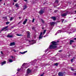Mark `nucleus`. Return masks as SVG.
Here are the masks:
<instances>
[{"mask_svg": "<svg viewBox=\"0 0 76 76\" xmlns=\"http://www.w3.org/2000/svg\"><path fill=\"white\" fill-rule=\"evenodd\" d=\"M48 51V49L45 50V52H47V51Z\"/></svg>", "mask_w": 76, "mask_h": 76, "instance_id": "39", "label": "nucleus"}, {"mask_svg": "<svg viewBox=\"0 0 76 76\" xmlns=\"http://www.w3.org/2000/svg\"><path fill=\"white\" fill-rule=\"evenodd\" d=\"M55 65H56V66H58V63H56L55 64Z\"/></svg>", "mask_w": 76, "mask_h": 76, "instance_id": "31", "label": "nucleus"}, {"mask_svg": "<svg viewBox=\"0 0 76 76\" xmlns=\"http://www.w3.org/2000/svg\"><path fill=\"white\" fill-rule=\"evenodd\" d=\"M6 61H4L3 62L1 63V66H3L4 65V64H6Z\"/></svg>", "mask_w": 76, "mask_h": 76, "instance_id": "13", "label": "nucleus"}, {"mask_svg": "<svg viewBox=\"0 0 76 76\" xmlns=\"http://www.w3.org/2000/svg\"><path fill=\"white\" fill-rule=\"evenodd\" d=\"M42 29H44V28H42Z\"/></svg>", "mask_w": 76, "mask_h": 76, "instance_id": "59", "label": "nucleus"}, {"mask_svg": "<svg viewBox=\"0 0 76 76\" xmlns=\"http://www.w3.org/2000/svg\"><path fill=\"white\" fill-rule=\"evenodd\" d=\"M10 23V22H6V25H9Z\"/></svg>", "mask_w": 76, "mask_h": 76, "instance_id": "26", "label": "nucleus"}, {"mask_svg": "<svg viewBox=\"0 0 76 76\" xmlns=\"http://www.w3.org/2000/svg\"><path fill=\"white\" fill-rule=\"evenodd\" d=\"M13 51H14L15 52H17V51L16 50H14V49L13 50Z\"/></svg>", "mask_w": 76, "mask_h": 76, "instance_id": "38", "label": "nucleus"}, {"mask_svg": "<svg viewBox=\"0 0 76 76\" xmlns=\"http://www.w3.org/2000/svg\"><path fill=\"white\" fill-rule=\"evenodd\" d=\"M64 75V74H63V73L61 72H60L58 73V75L59 76H63Z\"/></svg>", "mask_w": 76, "mask_h": 76, "instance_id": "8", "label": "nucleus"}, {"mask_svg": "<svg viewBox=\"0 0 76 76\" xmlns=\"http://www.w3.org/2000/svg\"><path fill=\"white\" fill-rule=\"evenodd\" d=\"M44 73L42 74L40 76H43V75H44Z\"/></svg>", "mask_w": 76, "mask_h": 76, "instance_id": "40", "label": "nucleus"}, {"mask_svg": "<svg viewBox=\"0 0 76 76\" xmlns=\"http://www.w3.org/2000/svg\"><path fill=\"white\" fill-rule=\"evenodd\" d=\"M74 60V58H73L71 60V62H73V60Z\"/></svg>", "mask_w": 76, "mask_h": 76, "instance_id": "30", "label": "nucleus"}, {"mask_svg": "<svg viewBox=\"0 0 76 76\" xmlns=\"http://www.w3.org/2000/svg\"><path fill=\"white\" fill-rule=\"evenodd\" d=\"M51 18L52 19H53V20H56V18L55 17H51Z\"/></svg>", "mask_w": 76, "mask_h": 76, "instance_id": "17", "label": "nucleus"}, {"mask_svg": "<svg viewBox=\"0 0 76 76\" xmlns=\"http://www.w3.org/2000/svg\"><path fill=\"white\" fill-rule=\"evenodd\" d=\"M21 21H20V22L18 24V25H19V24H20V23H21Z\"/></svg>", "mask_w": 76, "mask_h": 76, "instance_id": "35", "label": "nucleus"}, {"mask_svg": "<svg viewBox=\"0 0 76 76\" xmlns=\"http://www.w3.org/2000/svg\"><path fill=\"white\" fill-rule=\"evenodd\" d=\"M7 38H13V36L12 35H10V34H8L7 36Z\"/></svg>", "mask_w": 76, "mask_h": 76, "instance_id": "9", "label": "nucleus"}, {"mask_svg": "<svg viewBox=\"0 0 76 76\" xmlns=\"http://www.w3.org/2000/svg\"><path fill=\"white\" fill-rule=\"evenodd\" d=\"M50 12H51V11H50Z\"/></svg>", "mask_w": 76, "mask_h": 76, "instance_id": "61", "label": "nucleus"}, {"mask_svg": "<svg viewBox=\"0 0 76 76\" xmlns=\"http://www.w3.org/2000/svg\"><path fill=\"white\" fill-rule=\"evenodd\" d=\"M57 42H58V41H57Z\"/></svg>", "mask_w": 76, "mask_h": 76, "instance_id": "57", "label": "nucleus"}, {"mask_svg": "<svg viewBox=\"0 0 76 76\" xmlns=\"http://www.w3.org/2000/svg\"><path fill=\"white\" fill-rule=\"evenodd\" d=\"M58 12V10H56L54 11V12L55 13H57Z\"/></svg>", "mask_w": 76, "mask_h": 76, "instance_id": "29", "label": "nucleus"}, {"mask_svg": "<svg viewBox=\"0 0 76 76\" xmlns=\"http://www.w3.org/2000/svg\"><path fill=\"white\" fill-rule=\"evenodd\" d=\"M1 55L2 57H3V56H4V54H3V52L2 51L1 52Z\"/></svg>", "mask_w": 76, "mask_h": 76, "instance_id": "24", "label": "nucleus"}, {"mask_svg": "<svg viewBox=\"0 0 76 76\" xmlns=\"http://www.w3.org/2000/svg\"><path fill=\"white\" fill-rule=\"evenodd\" d=\"M28 42H31V41L30 40H29Z\"/></svg>", "mask_w": 76, "mask_h": 76, "instance_id": "47", "label": "nucleus"}, {"mask_svg": "<svg viewBox=\"0 0 76 76\" xmlns=\"http://www.w3.org/2000/svg\"><path fill=\"white\" fill-rule=\"evenodd\" d=\"M62 32V30H58L57 32L55 34V35H57V34H58L59 33H61Z\"/></svg>", "mask_w": 76, "mask_h": 76, "instance_id": "10", "label": "nucleus"}, {"mask_svg": "<svg viewBox=\"0 0 76 76\" xmlns=\"http://www.w3.org/2000/svg\"><path fill=\"white\" fill-rule=\"evenodd\" d=\"M42 33L41 32L40 33V35L39 37V40H40V39H42Z\"/></svg>", "mask_w": 76, "mask_h": 76, "instance_id": "5", "label": "nucleus"}, {"mask_svg": "<svg viewBox=\"0 0 76 76\" xmlns=\"http://www.w3.org/2000/svg\"><path fill=\"white\" fill-rule=\"evenodd\" d=\"M28 52V51H26L23 52H20V53H21L22 54H25L26 53H27Z\"/></svg>", "mask_w": 76, "mask_h": 76, "instance_id": "16", "label": "nucleus"}, {"mask_svg": "<svg viewBox=\"0 0 76 76\" xmlns=\"http://www.w3.org/2000/svg\"><path fill=\"white\" fill-rule=\"evenodd\" d=\"M50 25L51 26H54V25H55V22H52V23H50Z\"/></svg>", "mask_w": 76, "mask_h": 76, "instance_id": "14", "label": "nucleus"}, {"mask_svg": "<svg viewBox=\"0 0 76 76\" xmlns=\"http://www.w3.org/2000/svg\"><path fill=\"white\" fill-rule=\"evenodd\" d=\"M34 38H36L35 37H34Z\"/></svg>", "mask_w": 76, "mask_h": 76, "instance_id": "56", "label": "nucleus"}, {"mask_svg": "<svg viewBox=\"0 0 76 76\" xmlns=\"http://www.w3.org/2000/svg\"><path fill=\"white\" fill-rule=\"evenodd\" d=\"M47 65H48L47 64H46V66H47Z\"/></svg>", "mask_w": 76, "mask_h": 76, "instance_id": "54", "label": "nucleus"}, {"mask_svg": "<svg viewBox=\"0 0 76 76\" xmlns=\"http://www.w3.org/2000/svg\"><path fill=\"white\" fill-rule=\"evenodd\" d=\"M27 21H28V19H25V20L23 22V25H25V23H26L27 22Z\"/></svg>", "mask_w": 76, "mask_h": 76, "instance_id": "12", "label": "nucleus"}, {"mask_svg": "<svg viewBox=\"0 0 76 76\" xmlns=\"http://www.w3.org/2000/svg\"><path fill=\"white\" fill-rule=\"evenodd\" d=\"M2 0H0V1H1Z\"/></svg>", "mask_w": 76, "mask_h": 76, "instance_id": "55", "label": "nucleus"}, {"mask_svg": "<svg viewBox=\"0 0 76 76\" xmlns=\"http://www.w3.org/2000/svg\"><path fill=\"white\" fill-rule=\"evenodd\" d=\"M46 32V30H44V31L43 32V35H44L45 34V33Z\"/></svg>", "mask_w": 76, "mask_h": 76, "instance_id": "21", "label": "nucleus"}, {"mask_svg": "<svg viewBox=\"0 0 76 76\" xmlns=\"http://www.w3.org/2000/svg\"><path fill=\"white\" fill-rule=\"evenodd\" d=\"M76 19V18H75L74 19Z\"/></svg>", "mask_w": 76, "mask_h": 76, "instance_id": "53", "label": "nucleus"}, {"mask_svg": "<svg viewBox=\"0 0 76 76\" xmlns=\"http://www.w3.org/2000/svg\"><path fill=\"white\" fill-rule=\"evenodd\" d=\"M51 43L52 44V45H50L49 46V49H53L57 47L56 45H57V42L54 41H53Z\"/></svg>", "mask_w": 76, "mask_h": 76, "instance_id": "1", "label": "nucleus"}, {"mask_svg": "<svg viewBox=\"0 0 76 76\" xmlns=\"http://www.w3.org/2000/svg\"><path fill=\"white\" fill-rule=\"evenodd\" d=\"M15 6H16V7H19V5L18 4H15Z\"/></svg>", "mask_w": 76, "mask_h": 76, "instance_id": "20", "label": "nucleus"}, {"mask_svg": "<svg viewBox=\"0 0 76 76\" xmlns=\"http://www.w3.org/2000/svg\"><path fill=\"white\" fill-rule=\"evenodd\" d=\"M34 20H35V19H34V18H33L32 21V22L33 23H34Z\"/></svg>", "mask_w": 76, "mask_h": 76, "instance_id": "33", "label": "nucleus"}, {"mask_svg": "<svg viewBox=\"0 0 76 76\" xmlns=\"http://www.w3.org/2000/svg\"><path fill=\"white\" fill-rule=\"evenodd\" d=\"M61 50H60L59 51V52H61Z\"/></svg>", "mask_w": 76, "mask_h": 76, "instance_id": "45", "label": "nucleus"}, {"mask_svg": "<svg viewBox=\"0 0 76 76\" xmlns=\"http://www.w3.org/2000/svg\"><path fill=\"white\" fill-rule=\"evenodd\" d=\"M24 0L25 1H27L28 0Z\"/></svg>", "mask_w": 76, "mask_h": 76, "instance_id": "46", "label": "nucleus"}, {"mask_svg": "<svg viewBox=\"0 0 76 76\" xmlns=\"http://www.w3.org/2000/svg\"><path fill=\"white\" fill-rule=\"evenodd\" d=\"M31 72V70H30L29 68H28L27 71V74H29V73H30Z\"/></svg>", "mask_w": 76, "mask_h": 76, "instance_id": "6", "label": "nucleus"}, {"mask_svg": "<svg viewBox=\"0 0 76 76\" xmlns=\"http://www.w3.org/2000/svg\"><path fill=\"white\" fill-rule=\"evenodd\" d=\"M27 38H30V33L29 32L27 31Z\"/></svg>", "mask_w": 76, "mask_h": 76, "instance_id": "11", "label": "nucleus"}, {"mask_svg": "<svg viewBox=\"0 0 76 76\" xmlns=\"http://www.w3.org/2000/svg\"><path fill=\"white\" fill-rule=\"evenodd\" d=\"M9 26H6L5 27H4V28H3L1 30V31H4V30H5V29H7V28H8V27Z\"/></svg>", "mask_w": 76, "mask_h": 76, "instance_id": "3", "label": "nucleus"}, {"mask_svg": "<svg viewBox=\"0 0 76 76\" xmlns=\"http://www.w3.org/2000/svg\"><path fill=\"white\" fill-rule=\"evenodd\" d=\"M14 3H13V5H14Z\"/></svg>", "mask_w": 76, "mask_h": 76, "instance_id": "60", "label": "nucleus"}, {"mask_svg": "<svg viewBox=\"0 0 76 76\" xmlns=\"http://www.w3.org/2000/svg\"><path fill=\"white\" fill-rule=\"evenodd\" d=\"M35 27H33L32 28V29H33V30H35Z\"/></svg>", "mask_w": 76, "mask_h": 76, "instance_id": "34", "label": "nucleus"}, {"mask_svg": "<svg viewBox=\"0 0 76 76\" xmlns=\"http://www.w3.org/2000/svg\"><path fill=\"white\" fill-rule=\"evenodd\" d=\"M19 18L20 19H21V18H20V17H19Z\"/></svg>", "mask_w": 76, "mask_h": 76, "instance_id": "48", "label": "nucleus"}, {"mask_svg": "<svg viewBox=\"0 0 76 76\" xmlns=\"http://www.w3.org/2000/svg\"><path fill=\"white\" fill-rule=\"evenodd\" d=\"M15 45V42H12L10 44V45Z\"/></svg>", "mask_w": 76, "mask_h": 76, "instance_id": "15", "label": "nucleus"}, {"mask_svg": "<svg viewBox=\"0 0 76 76\" xmlns=\"http://www.w3.org/2000/svg\"><path fill=\"white\" fill-rule=\"evenodd\" d=\"M75 22H76V20H75Z\"/></svg>", "mask_w": 76, "mask_h": 76, "instance_id": "58", "label": "nucleus"}, {"mask_svg": "<svg viewBox=\"0 0 76 76\" xmlns=\"http://www.w3.org/2000/svg\"><path fill=\"white\" fill-rule=\"evenodd\" d=\"M44 12V11L42 10H41L39 11V14H40V15H41L42 14V13H43Z\"/></svg>", "mask_w": 76, "mask_h": 76, "instance_id": "7", "label": "nucleus"}, {"mask_svg": "<svg viewBox=\"0 0 76 76\" xmlns=\"http://www.w3.org/2000/svg\"><path fill=\"white\" fill-rule=\"evenodd\" d=\"M26 8H27V6L26 5L24 6L23 7V10H25Z\"/></svg>", "mask_w": 76, "mask_h": 76, "instance_id": "18", "label": "nucleus"}, {"mask_svg": "<svg viewBox=\"0 0 76 76\" xmlns=\"http://www.w3.org/2000/svg\"><path fill=\"white\" fill-rule=\"evenodd\" d=\"M11 57L12 58H13V56H12Z\"/></svg>", "mask_w": 76, "mask_h": 76, "instance_id": "51", "label": "nucleus"}, {"mask_svg": "<svg viewBox=\"0 0 76 76\" xmlns=\"http://www.w3.org/2000/svg\"><path fill=\"white\" fill-rule=\"evenodd\" d=\"M16 35H17V36H22V34H17Z\"/></svg>", "mask_w": 76, "mask_h": 76, "instance_id": "25", "label": "nucleus"}, {"mask_svg": "<svg viewBox=\"0 0 76 76\" xmlns=\"http://www.w3.org/2000/svg\"><path fill=\"white\" fill-rule=\"evenodd\" d=\"M64 21V20H62V23H63V22Z\"/></svg>", "mask_w": 76, "mask_h": 76, "instance_id": "42", "label": "nucleus"}, {"mask_svg": "<svg viewBox=\"0 0 76 76\" xmlns=\"http://www.w3.org/2000/svg\"><path fill=\"white\" fill-rule=\"evenodd\" d=\"M71 70H72V71H74V69H72Z\"/></svg>", "mask_w": 76, "mask_h": 76, "instance_id": "44", "label": "nucleus"}, {"mask_svg": "<svg viewBox=\"0 0 76 76\" xmlns=\"http://www.w3.org/2000/svg\"><path fill=\"white\" fill-rule=\"evenodd\" d=\"M69 28L67 27L66 28L65 31V32H67L66 33H70V32H69V31H69Z\"/></svg>", "mask_w": 76, "mask_h": 76, "instance_id": "4", "label": "nucleus"}, {"mask_svg": "<svg viewBox=\"0 0 76 76\" xmlns=\"http://www.w3.org/2000/svg\"><path fill=\"white\" fill-rule=\"evenodd\" d=\"M75 13H76V11H75Z\"/></svg>", "mask_w": 76, "mask_h": 76, "instance_id": "52", "label": "nucleus"}, {"mask_svg": "<svg viewBox=\"0 0 76 76\" xmlns=\"http://www.w3.org/2000/svg\"><path fill=\"white\" fill-rule=\"evenodd\" d=\"M13 18L11 17L10 19V20L11 21L12 20H13Z\"/></svg>", "mask_w": 76, "mask_h": 76, "instance_id": "28", "label": "nucleus"}, {"mask_svg": "<svg viewBox=\"0 0 76 76\" xmlns=\"http://www.w3.org/2000/svg\"><path fill=\"white\" fill-rule=\"evenodd\" d=\"M68 13V11H66V13H63L61 15V16L62 17H64V16H67V15Z\"/></svg>", "mask_w": 76, "mask_h": 76, "instance_id": "2", "label": "nucleus"}, {"mask_svg": "<svg viewBox=\"0 0 76 76\" xmlns=\"http://www.w3.org/2000/svg\"><path fill=\"white\" fill-rule=\"evenodd\" d=\"M46 37V35H45V36H44V37Z\"/></svg>", "mask_w": 76, "mask_h": 76, "instance_id": "50", "label": "nucleus"}, {"mask_svg": "<svg viewBox=\"0 0 76 76\" xmlns=\"http://www.w3.org/2000/svg\"><path fill=\"white\" fill-rule=\"evenodd\" d=\"M55 3H58V1L57 0L56 1H55Z\"/></svg>", "mask_w": 76, "mask_h": 76, "instance_id": "32", "label": "nucleus"}, {"mask_svg": "<svg viewBox=\"0 0 76 76\" xmlns=\"http://www.w3.org/2000/svg\"><path fill=\"white\" fill-rule=\"evenodd\" d=\"M9 61L10 63H12V62H13V60H12L10 59L9 60Z\"/></svg>", "mask_w": 76, "mask_h": 76, "instance_id": "22", "label": "nucleus"}, {"mask_svg": "<svg viewBox=\"0 0 76 76\" xmlns=\"http://www.w3.org/2000/svg\"><path fill=\"white\" fill-rule=\"evenodd\" d=\"M26 68H27V67Z\"/></svg>", "mask_w": 76, "mask_h": 76, "instance_id": "62", "label": "nucleus"}, {"mask_svg": "<svg viewBox=\"0 0 76 76\" xmlns=\"http://www.w3.org/2000/svg\"><path fill=\"white\" fill-rule=\"evenodd\" d=\"M57 22H60V21H57Z\"/></svg>", "mask_w": 76, "mask_h": 76, "instance_id": "43", "label": "nucleus"}, {"mask_svg": "<svg viewBox=\"0 0 76 76\" xmlns=\"http://www.w3.org/2000/svg\"><path fill=\"white\" fill-rule=\"evenodd\" d=\"M14 1L15 3L16 2V1H17V0H14Z\"/></svg>", "mask_w": 76, "mask_h": 76, "instance_id": "37", "label": "nucleus"}, {"mask_svg": "<svg viewBox=\"0 0 76 76\" xmlns=\"http://www.w3.org/2000/svg\"><path fill=\"white\" fill-rule=\"evenodd\" d=\"M36 41L37 40H32V41H33V42H34V43L33 44H35V43H36Z\"/></svg>", "mask_w": 76, "mask_h": 76, "instance_id": "23", "label": "nucleus"}, {"mask_svg": "<svg viewBox=\"0 0 76 76\" xmlns=\"http://www.w3.org/2000/svg\"><path fill=\"white\" fill-rule=\"evenodd\" d=\"M4 5H5V3H4Z\"/></svg>", "mask_w": 76, "mask_h": 76, "instance_id": "49", "label": "nucleus"}, {"mask_svg": "<svg viewBox=\"0 0 76 76\" xmlns=\"http://www.w3.org/2000/svg\"><path fill=\"white\" fill-rule=\"evenodd\" d=\"M25 66V63H24V64H23V65H22V66Z\"/></svg>", "mask_w": 76, "mask_h": 76, "instance_id": "36", "label": "nucleus"}, {"mask_svg": "<svg viewBox=\"0 0 76 76\" xmlns=\"http://www.w3.org/2000/svg\"><path fill=\"white\" fill-rule=\"evenodd\" d=\"M17 71H18V72H19V71H20V69H18Z\"/></svg>", "mask_w": 76, "mask_h": 76, "instance_id": "41", "label": "nucleus"}, {"mask_svg": "<svg viewBox=\"0 0 76 76\" xmlns=\"http://www.w3.org/2000/svg\"><path fill=\"white\" fill-rule=\"evenodd\" d=\"M74 42V41L73 40H70V44H72V42Z\"/></svg>", "mask_w": 76, "mask_h": 76, "instance_id": "19", "label": "nucleus"}, {"mask_svg": "<svg viewBox=\"0 0 76 76\" xmlns=\"http://www.w3.org/2000/svg\"><path fill=\"white\" fill-rule=\"evenodd\" d=\"M41 20L42 22V23H44V21L42 19H41Z\"/></svg>", "mask_w": 76, "mask_h": 76, "instance_id": "27", "label": "nucleus"}]
</instances>
